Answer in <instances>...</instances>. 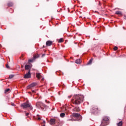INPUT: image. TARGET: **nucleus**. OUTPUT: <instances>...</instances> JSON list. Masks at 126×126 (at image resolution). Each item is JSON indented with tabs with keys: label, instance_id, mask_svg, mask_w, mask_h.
Masks as SVG:
<instances>
[{
	"label": "nucleus",
	"instance_id": "nucleus-18",
	"mask_svg": "<svg viewBox=\"0 0 126 126\" xmlns=\"http://www.w3.org/2000/svg\"><path fill=\"white\" fill-rule=\"evenodd\" d=\"M75 63H77V64L80 63V59H77V60H76Z\"/></svg>",
	"mask_w": 126,
	"mask_h": 126
},
{
	"label": "nucleus",
	"instance_id": "nucleus-11",
	"mask_svg": "<svg viewBox=\"0 0 126 126\" xmlns=\"http://www.w3.org/2000/svg\"><path fill=\"white\" fill-rule=\"evenodd\" d=\"M50 124L51 126H53V125H55L56 124V120H55L54 119H50Z\"/></svg>",
	"mask_w": 126,
	"mask_h": 126
},
{
	"label": "nucleus",
	"instance_id": "nucleus-38",
	"mask_svg": "<svg viewBox=\"0 0 126 126\" xmlns=\"http://www.w3.org/2000/svg\"><path fill=\"white\" fill-rule=\"evenodd\" d=\"M100 3H99V5H100Z\"/></svg>",
	"mask_w": 126,
	"mask_h": 126
},
{
	"label": "nucleus",
	"instance_id": "nucleus-10",
	"mask_svg": "<svg viewBox=\"0 0 126 126\" xmlns=\"http://www.w3.org/2000/svg\"><path fill=\"white\" fill-rule=\"evenodd\" d=\"M46 46H52V45H53V41H51V40H48L46 42Z\"/></svg>",
	"mask_w": 126,
	"mask_h": 126
},
{
	"label": "nucleus",
	"instance_id": "nucleus-36",
	"mask_svg": "<svg viewBox=\"0 0 126 126\" xmlns=\"http://www.w3.org/2000/svg\"><path fill=\"white\" fill-rule=\"evenodd\" d=\"M65 109V111L66 112V108H64Z\"/></svg>",
	"mask_w": 126,
	"mask_h": 126
},
{
	"label": "nucleus",
	"instance_id": "nucleus-23",
	"mask_svg": "<svg viewBox=\"0 0 126 126\" xmlns=\"http://www.w3.org/2000/svg\"><path fill=\"white\" fill-rule=\"evenodd\" d=\"M13 76H14L13 75H10L9 77V78L10 79H11V78H12L13 77Z\"/></svg>",
	"mask_w": 126,
	"mask_h": 126
},
{
	"label": "nucleus",
	"instance_id": "nucleus-21",
	"mask_svg": "<svg viewBox=\"0 0 126 126\" xmlns=\"http://www.w3.org/2000/svg\"><path fill=\"white\" fill-rule=\"evenodd\" d=\"M37 85V83H32V87H34V86H36Z\"/></svg>",
	"mask_w": 126,
	"mask_h": 126
},
{
	"label": "nucleus",
	"instance_id": "nucleus-15",
	"mask_svg": "<svg viewBox=\"0 0 126 126\" xmlns=\"http://www.w3.org/2000/svg\"><path fill=\"white\" fill-rule=\"evenodd\" d=\"M65 116V114L64 113H62L60 114V117L61 118H64Z\"/></svg>",
	"mask_w": 126,
	"mask_h": 126
},
{
	"label": "nucleus",
	"instance_id": "nucleus-2",
	"mask_svg": "<svg viewBox=\"0 0 126 126\" xmlns=\"http://www.w3.org/2000/svg\"><path fill=\"white\" fill-rule=\"evenodd\" d=\"M36 106L37 108L42 111H46L47 109L49 108V106H47L46 104L42 103L41 102H37L36 103Z\"/></svg>",
	"mask_w": 126,
	"mask_h": 126
},
{
	"label": "nucleus",
	"instance_id": "nucleus-9",
	"mask_svg": "<svg viewBox=\"0 0 126 126\" xmlns=\"http://www.w3.org/2000/svg\"><path fill=\"white\" fill-rule=\"evenodd\" d=\"M30 68H31V65L29 64H26L25 66V69L26 70H30Z\"/></svg>",
	"mask_w": 126,
	"mask_h": 126
},
{
	"label": "nucleus",
	"instance_id": "nucleus-25",
	"mask_svg": "<svg viewBox=\"0 0 126 126\" xmlns=\"http://www.w3.org/2000/svg\"><path fill=\"white\" fill-rule=\"evenodd\" d=\"M114 51H117V50H118V47L115 46L114 48Z\"/></svg>",
	"mask_w": 126,
	"mask_h": 126
},
{
	"label": "nucleus",
	"instance_id": "nucleus-26",
	"mask_svg": "<svg viewBox=\"0 0 126 126\" xmlns=\"http://www.w3.org/2000/svg\"><path fill=\"white\" fill-rule=\"evenodd\" d=\"M6 68H9V65H8L7 64H6Z\"/></svg>",
	"mask_w": 126,
	"mask_h": 126
},
{
	"label": "nucleus",
	"instance_id": "nucleus-6",
	"mask_svg": "<svg viewBox=\"0 0 126 126\" xmlns=\"http://www.w3.org/2000/svg\"><path fill=\"white\" fill-rule=\"evenodd\" d=\"M21 107H22L24 110H26L28 108H30V107H31V104L29 103L28 102H26L23 103Z\"/></svg>",
	"mask_w": 126,
	"mask_h": 126
},
{
	"label": "nucleus",
	"instance_id": "nucleus-22",
	"mask_svg": "<svg viewBox=\"0 0 126 126\" xmlns=\"http://www.w3.org/2000/svg\"><path fill=\"white\" fill-rule=\"evenodd\" d=\"M63 38H60L59 40V43H63Z\"/></svg>",
	"mask_w": 126,
	"mask_h": 126
},
{
	"label": "nucleus",
	"instance_id": "nucleus-8",
	"mask_svg": "<svg viewBox=\"0 0 126 126\" xmlns=\"http://www.w3.org/2000/svg\"><path fill=\"white\" fill-rule=\"evenodd\" d=\"M24 78H25L26 79L31 78V73H30V70H29L28 73L25 74Z\"/></svg>",
	"mask_w": 126,
	"mask_h": 126
},
{
	"label": "nucleus",
	"instance_id": "nucleus-31",
	"mask_svg": "<svg viewBox=\"0 0 126 126\" xmlns=\"http://www.w3.org/2000/svg\"><path fill=\"white\" fill-rule=\"evenodd\" d=\"M26 115V116H28L29 115V113H27Z\"/></svg>",
	"mask_w": 126,
	"mask_h": 126
},
{
	"label": "nucleus",
	"instance_id": "nucleus-35",
	"mask_svg": "<svg viewBox=\"0 0 126 126\" xmlns=\"http://www.w3.org/2000/svg\"><path fill=\"white\" fill-rule=\"evenodd\" d=\"M44 56H45V54L42 55V57H44Z\"/></svg>",
	"mask_w": 126,
	"mask_h": 126
},
{
	"label": "nucleus",
	"instance_id": "nucleus-4",
	"mask_svg": "<svg viewBox=\"0 0 126 126\" xmlns=\"http://www.w3.org/2000/svg\"><path fill=\"white\" fill-rule=\"evenodd\" d=\"M109 120H110V117H104L102 119V121L101 122V123L100 126H107V125H109L110 123Z\"/></svg>",
	"mask_w": 126,
	"mask_h": 126
},
{
	"label": "nucleus",
	"instance_id": "nucleus-20",
	"mask_svg": "<svg viewBox=\"0 0 126 126\" xmlns=\"http://www.w3.org/2000/svg\"><path fill=\"white\" fill-rule=\"evenodd\" d=\"M31 88H32V84L27 87V89H31Z\"/></svg>",
	"mask_w": 126,
	"mask_h": 126
},
{
	"label": "nucleus",
	"instance_id": "nucleus-28",
	"mask_svg": "<svg viewBox=\"0 0 126 126\" xmlns=\"http://www.w3.org/2000/svg\"><path fill=\"white\" fill-rule=\"evenodd\" d=\"M42 124H43L44 125H45V124H46V121L45 120H43Z\"/></svg>",
	"mask_w": 126,
	"mask_h": 126
},
{
	"label": "nucleus",
	"instance_id": "nucleus-12",
	"mask_svg": "<svg viewBox=\"0 0 126 126\" xmlns=\"http://www.w3.org/2000/svg\"><path fill=\"white\" fill-rule=\"evenodd\" d=\"M39 58V55H34L32 59V63L35 62L36 61V59H38Z\"/></svg>",
	"mask_w": 126,
	"mask_h": 126
},
{
	"label": "nucleus",
	"instance_id": "nucleus-32",
	"mask_svg": "<svg viewBox=\"0 0 126 126\" xmlns=\"http://www.w3.org/2000/svg\"><path fill=\"white\" fill-rule=\"evenodd\" d=\"M124 19H126V16H124Z\"/></svg>",
	"mask_w": 126,
	"mask_h": 126
},
{
	"label": "nucleus",
	"instance_id": "nucleus-37",
	"mask_svg": "<svg viewBox=\"0 0 126 126\" xmlns=\"http://www.w3.org/2000/svg\"><path fill=\"white\" fill-rule=\"evenodd\" d=\"M45 102H46V103H47V100H45Z\"/></svg>",
	"mask_w": 126,
	"mask_h": 126
},
{
	"label": "nucleus",
	"instance_id": "nucleus-1",
	"mask_svg": "<svg viewBox=\"0 0 126 126\" xmlns=\"http://www.w3.org/2000/svg\"><path fill=\"white\" fill-rule=\"evenodd\" d=\"M84 101V95L82 94H75L71 100L72 103L75 105H80Z\"/></svg>",
	"mask_w": 126,
	"mask_h": 126
},
{
	"label": "nucleus",
	"instance_id": "nucleus-34",
	"mask_svg": "<svg viewBox=\"0 0 126 126\" xmlns=\"http://www.w3.org/2000/svg\"><path fill=\"white\" fill-rule=\"evenodd\" d=\"M32 93H34V91L33 90L32 91Z\"/></svg>",
	"mask_w": 126,
	"mask_h": 126
},
{
	"label": "nucleus",
	"instance_id": "nucleus-5",
	"mask_svg": "<svg viewBox=\"0 0 126 126\" xmlns=\"http://www.w3.org/2000/svg\"><path fill=\"white\" fill-rule=\"evenodd\" d=\"M32 71L33 70L34 71V72L32 73V75H33L34 76H35H35L37 78V79H40L41 77H42V75H41V73L38 72V70H35L34 69H32Z\"/></svg>",
	"mask_w": 126,
	"mask_h": 126
},
{
	"label": "nucleus",
	"instance_id": "nucleus-33",
	"mask_svg": "<svg viewBox=\"0 0 126 126\" xmlns=\"http://www.w3.org/2000/svg\"><path fill=\"white\" fill-rule=\"evenodd\" d=\"M12 106H14V103H12Z\"/></svg>",
	"mask_w": 126,
	"mask_h": 126
},
{
	"label": "nucleus",
	"instance_id": "nucleus-27",
	"mask_svg": "<svg viewBox=\"0 0 126 126\" xmlns=\"http://www.w3.org/2000/svg\"><path fill=\"white\" fill-rule=\"evenodd\" d=\"M29 63H32V59H30L29 60Z\"/></svg>",
	"mask_w": 126,
	"mask_h": 126
},
{
	"label": "nucleus",
	"instance_id": "nucleus-39",
	"mask_svg": "<svg viewBox=\"0 0 126 126\" xmlns=\"http://www.w3.org/2000/svg\"><path fill=\"white\" fill-rule=\"evenodd\" d=\"M48 103H50V102L48 101Z\"/></svg>",
	"mask_w": 126,
	"mask_h": 126
},
{
	"label": "nucleus",
	"instance_id": "nucleus-13",
	"mask_svg": "<svg viewBox=\"0 0 126 126\" xmlns=\"http://www.w3.org/2000/svg\"><path fill=\"white\" fill-rule=\"evenodd\" d=\"M74 111H75V112H79L80 109L78 106H76L74 108Z\"/></svg>",
	"mask_w": 126,
	"mask_h": 126
},
{
	"label": "nucleus",
	"instance_id": "nucleus-16",
	"mask_svg": "<svg viewBox=\"0 0 126 126\" xmlns=\"http://www.w3.org/2000/svg\"><path fill=\"white\" fill-rule=\"evenodd\" d=\"M118 126H123V122L120 121L119 123L117 124Z\"/></svg>",
	"mask_w": 126,
	"mask_h": 126
},
{
	"label": "nucleus",
	"instance_id": "nucleus-30",
	"mask_svg": "<svg viewBox=\"0 0 126 126\" xmlns=\"http://www.w3.org/2000/svg\"><path fill=\"white\" fill-rule=\"evenodd\" d=\"M68 98H69V99L70 98H71V95H69V96H68Z\"/></svg>",
	"mask_w": 126,
	"mask_h": 126
},
{
	"label": "nucleus",
	"instance_id": "nucleus-3",
	"mask_svg": "<svg viewBox=\"0 0 126 126\" xmlns=\"http://www.w3.org/2000/svg\"><path fill=\"white\" fill-rule=\"evenodd\" d=\"M73 116L74 118L69 119L68 121H76L77 122H81V121H82V116L79 113H74Z\"/></svg>",
	"mask_w": 126,
	"mask_h": 126
},
{
	"label": "nucleus",
	"instance_id": "nucleus-7",
	"mask_svg": "<svg viewBox=\"0 0 126 126\" xmlns=\"http://www.w3.org/2000/svg\"><path fill=\"white\" fill-rule=\"evenodd\" d=\"M91 113H92V114H98V113H99V110L98 109V107H93L91 109Z\"/></svg>",
	"mask_w": 126,
	"mask_h": 126
},
{
	"label": "nucleus",
	"instance_id": "nucleus-14",
	"mask_svg": "<svg viewBox=\"0 0 126 126\" xmlns=\"http://www.w3.org/2000/svg\"><path fill=\"white\" fill-rule=\"evenodd\" d=\"M115 14H118V15H123V13L121 11H117L115 12Z\"/></svg>",
	"mask_w": 126,
	"mask_h": 126
},
{
	"label": "nucleus",
	"instance_id": "nucleus-29",
	"mask_svg": "<svg viewBox=\"0 0 126 126\" xmlns=\"http://www.w3.org/2000/svg\"><path fill=\"white\" fill-rule=\"evenodd\" d=\"M37 120H38V121H40L41 120V118L38 117Z\"/></svg>",
	"mask_w": 126,
	"mask_h": 126
},
{
	"label": "nucleus",
	"instance_id": "nucleus-19",
	"mask_svg": "<svg viewBox=\"0 0 126 126\" xmlns=\"http://www.w3.org/2000/svg\"><path fill=\"white\" fill-rule=\"evenodd\" d=\"M92 63V59H91L87 63L88 65L91 64Z\"/></svg>",
	"mask_w": 126,
	"mask_h": 126
},
{
	"label": "nucleus",
	"instance_id": "nucleus-17",
	"mask_svg": "<svg viewBox=\"0 0 126 126\" xmlns=\"http://www.w3.org/2000/svg\"><path fill=\"white\" fill-rule=\"evenodd\" d=\"M8 6H12L13 5V3L10 2L8 3Z\"/></svg>",
	"mask_w": 126,
	"mask_h": 126
},
{
	"label": "nucleus",
	"instance_id": "nucleus-24",
	"mask_svg": "<svg viewBox=\"0 0 126 126\" xmlns=\"http://www.w3.org/2000/svg\"><path fill=\"white\" fill-rule=\"evenodd\" d=\"M9 90H10V89H7L5 90V93H6V92H8V91H9Z\"/></svg>",
	"mask_w": 126,
	"mask_h": 126
},
{
	"label": "nucleus",
	"instance_id": "nucleus-40",
	"mask_svg": "<svg viewBox=\"0 0 126 126\" xmlns=\"http://www.w3.org/2000/svg\"><path fill=\"white\" fill-rule=\"evenodd\" d=\"M0 46H1V45H0Z\"/></svg>",
	"mask_w": 126,
	"mask_h": 126
}]
</instances>
